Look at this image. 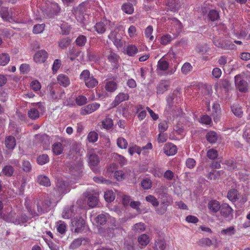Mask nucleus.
Listing matches in <instances>:
<instances>
[{
    "mask_svg": "<svg viewBox=\"0 0 250 250\" xmlns=\"http://www.w3.org/2000/svg\"><path fill=\"white\" fill-rule=\"evenodd\" d=\"M177 151L176 146L172 144H167L164 147V152L167 156L174 155Z\"/></svg>",
    "mask_w": 250,
    "mask_h": 250,
    "instance_id": "18",
    "label": "nucleus"
},
{
    "mask_svg": "<svg viewBox=\"0 0 250 250\" xmlns=\"http://www.w3.org/2000/svg\"><path fill=\"white\" fill-rule=\"evenodd\" d=\"M206 138L208 142L213 144L217 141L218 135L215 131H211L207 134Z\"/></svg>",
    "mask_w": 250,
    "mask_h": 250,
    "instance_id": "27",
    "label": "nucleus"
},
{
    "mask_svg": "<svg viewBox=\"0 0 250 250\" xmlns=\"http://www.w3.org/2000/svg\"><path fill=\"white\" fill-rule=\"evenodd\" d=\"M28 115L31 119L36 120L39 117V112L37 109L32 108L28 111Z\"/></svg>",
    "mask_w": 250,
    "mask_h": 250,
    "instance_id": "38",
    "label": "nucleus"
},
{
    "mask_svg": "<svg viewBox=\"0 0 250 250\" xmlns=\"http://www.w3.org/2000/svg\"><path fill=\"white\" fill-rule=\"evenodd\" d=\"M225 41V40L222 38L215 37L213 38V42L216 47L222 48Z\"/></svg>",
    "mask_w": 250,
    "mask_h": 250,
    "instance_id": "46",
    "label": "nucleus"
},
{
    "mask_svg": "<svg viewBox=\"0 0 250 250\" xmlns=\"http://www.w3.org/2000/svg\"><path fill=\"white\" fill-rule=\"evenodd\" d=\"M169 86V84L166 81L161 82L157 87V94H163L167 90Z\"/></svg>",
    "mask_w": 250,
    "mask_h": 250,
    "instance_id": "28",
    "label": "nucleus"
},
{
    "mask_svg": "<svg viewBox=\"0 0 250 250\" xmlns=\"http://www.w3.org/2000/svg\"><path fill=\"white\" fill-rule=\"evenodd\" d=\"M99 106L100 104L96 103L89 104L81 109V113L82 115L90 114L96 110Z\"/></svg>",
    "mask_w": 250,
    "mask_h": 250,
    "instance_id": "12",
    "label": "nucleus"
},
{
    "mask_svg": "<svg viewBox=\"0 0 250 250\" xmlns=\"http://www.w3.org/2000/svg\"><path fill=\"white\" fill-rule=\"evenodd\" d=\"M129 96L128 93H120L116 97L112 103V107H116L122 102L129 99Z\"/></svg>",
    "mask_w": 250,
    "mask_h": 250,
    "instance_id": "11",
    "label": "nucleus"
},
{
    "mask_svg": "<svg viewBox=\"0 0 250 250\" xmlns=\"http://www.w3.org/2000/svg\"><path fill=\"white\" fill-rule=\"evenodd\" d=\"M208 206L210 211L213 213H216L220 209L221 207L219 202L216 200L209 201L208 203Z\"/></svg>",
    "mask_w": 250,
    "mask_h": 250,
    "instance_id": "20",
    "label": "nucleus"
},
{
    "mask_svg": "<svg viewBox=\"0 0 250 250\" xmlns=\"http://www.w3.org/2000/svg\"><path fill=\"white\" fill-rule=\"evenodd\" d=\"M146 229V226L144 223H138L135 224L132 228V230L136 233H140Z\"/></svg>",
    "mask_w": 250,
    "mask_h": 250,
    "instance_id": "34",
    "label": "nucleus"
},
{
    "mask_svg": "<svg viewBox=\"0 0 250 250\" xmlns=\"http://www.w3.org/2000/svg\"><path fill=\"white\" fill-rule=\"evenodd\" d=\"M174 39L169 34H166L161 38V43L163 45H166L169 43Z\"/></svg>",
    "mask_w": 250,
    "mask_h": 250,
    "instance_id": "45",
    "label": "nucleus"
},
{
    "mask_svg": "<svg viewBox=\"0 0 250 250\" xmlns=\"http://www.w3.org/2000/svg\"><path fill=\"white\" fill-rule=\"evenodd\" d=\"M76 49L74 47H70L67 54V59H69L72 61H74L78 56V55L76 53Z\"/></svg>",
    "mask_w": 250,
    "mask_h": 250,
    "instance_id": "41",
    "label": "nucleus"
},
{
    "mask_svg": "<svg viewBox=\"0 0 250 250\" xmlns=\"http://www.w3.org/2000/svg\"><path fill=\"white\" fill-rule=\"evenodd\" d=\"M88 165L93 171L95 173L99 172L98 166L100 159L98 155L95 153H89L87 154Z\"/></svg>",
    "mask_w": 250,
    "mask_h": 250,
    "instance_id": "3",
    "label": "nucleus"
},
{
    "mask_svg": "<svg viewBox=\"0 0 250 250\" xmlns=\"http://www.w3.org/2000/svg\"><path fill=\"white\" fill-rule=\"evenodd\" d=\"M149 237L146 234H141L138 238V243L142 248L146 247L149 243Z\"/></svg>",
    "mask_w": 250,
    "mask_h": 250,
    "instance_id": "24",
    "label": "nucleus"
},
{
    "mask_svg": "<svg viewBox=\"0 0 250 250\" xmlns=\"http://www.w3.org/2000/svg\"><path fill=\"white\" fill-rule=\"evenodd\" d=\"M2 172L7 176H11L14 172V169L11 166L7 165L3 167Z\"/></svg>",
    "mask_w": 250,
    "mask_h": 250,
    "instance_id": "42",
    "label": "nucleus"
},
{
    "mask_svg": "<svg viewBox=\"0 0 250 250\" xmlns=\"http://www.w3.org/2000/svg\"><path fill=\"white\" fill-rule=\"evenodd\" d=\"M151 181L148 178L144 179L141 182V186L144 189H148L151 188Z\"/></svg>",
    "mask_w": 250,
    "mask_h": 250,
    "instance_id": "55",
    "label": "nucleus"
},
{
    "mask_svg": "<svg viewBox=\"0 0 250 250\" xmlns=\"http://www.w3.org/2000/svg\"><path fill=\"white\" fill-rule=\"evenodd\" d=\"M209 50V47L207 44H199L196 47V51L201 54H204Z\"/></svg>",
    "mask_w": 250,
    "mask_h": 250,
    "instance_id": "50",
    "label": "nucleus"
},
{
    "mask_svg": "<svg viewBox=\"0 0 250 250\" xmlns=\"http://www.w3.org/2000/svg\"><path fill=\"white\" fill-rule=\"evenodd\" d=\"M60 11V8L59 7L58 3L51 2L44 11L43 15L45 18H52L57 15Z\"/></svg>",
    "mask_w": 250,
    "mask_h": 250,
    "instance_id": "5",
    "label": "nucleus"
},
{
    "mask_svg": "<svg viewBox=\"0 0 250 250\" xmlns=\"http://www.w3.org/2000/svg\"><path fill=\"white\" fill-rule=\"evenodd\" d=\"M85 85L89 88H92L98 84V81L93 76H91L84 82Z\"/></svg>",
    "mask_w": 250,
    "mask_h": 250,
    "instance_id": "32",
    "label": "nucleus"
},
{
    "mask_svg": "<svg viewBox=\"0 0 250 250\" xmlns=\"http://www.w3.org/2000/svg\"><path fill=\"white\" fill-rule=\"evenodd\" d=\"M235 83L238 90L243 93H245L248 90V83L243 79V76L241 74H238L234 77Z\"/></svg>",
    "mask_w": 250,
    "mask_h": 250,
    "instance_id": "7",
    "label": "nucleus"
},
{
    "mask_svg": "<svg viewBox=\"0 0 250 250\" xmlns=\"http://www.w3.org/2000/svg\"><path fill=\"white\" fill-rule=\"evenodd\" d=\"M123 10L126 13L131 14L133 12L134 8L132 4L126 3L122 6Z\"/></svg>",
    "mask_w": 250,
    "mask_h": 250,
    "instance_id": "52",
    "label": "nucleus"
},
{
    "mask_svg": "<svg viewBox=\"0 0 250 250\" xmlns=\"http://www.w3.org/2000/svg\"><path fill=\"white\" fill-rule=\"evenodd\" d=\"M51 202L48 200L40 201L37 204V211L32 209L31 207H27V210L32 217L38 216L47 212L50 209Z\"/></svg>",
    "mask_w": 250,
    "mask_h": 250,
    "instance_id": "1",
    "label": "nucleus"
},
{
    "mask_svg": "<svg viewBox=\"0 0 250 250\" xmlns=\"http://www.w3.org/2000/svg\"><path fill=\"white\" fill-rule=\"evenodd\" d=\"M37 182L40 185L49 187L51 186V182L49 178L44 175H40L37 178Z\"/></svg>",
    "mask_w": 250,
    "mask_h": 250,
    "instance_id": "15",
    "label": "nucleus"
},
{
    "mask_svg": "<svg viewBox=\"0 0 250 250\" xmlns=\"http://www.w3.org/2000/svg\"><path fill=\"white\" fill-rule=\"evenodd\" d=\"M74 206L71 205L70 208H66L65 212L63 214V218H69L73 217L75 215V212L73 209Z\"/></svg>",
    "mask_w": 250,
    "mask_h": 250,
    "instance_id": "40",
    "label": "nucleus"
},
{
    "mask_svg": "<svg viewBox=\"0 0 250 250\" xmlns=\"http://www.w3.org/2000/svg\"><path fill=\"white\" fill-rule=\"evenodd\" d=\"M29 220L28 217L24 213H21L20 216L16 218L15 221V225H21L26 223Z\"/></svg>",
    "mask_w": 250,
    "mask_h": 250,
    "instance_id": "36",
    "label": "nucleus"
},
{
    "mask_svg": "<svg viewBox=\"0 0 250 250\" xmlns=\"http://www.w3.org/2000/svg\"><path fill=\"white\" fill-rule=\"evenodd\" d=\"M0 16L4 21L10 22H17L18 21V19L16 18L15 14L11 10L10 12L8 11V8L6 7H0Z\"/></svg>",
    "mask_w": 250,
    "mask_h": 250,
    "instance_id": "6",
    "label": "nucleus"
},
{
    "mask_svg": "<svg viewBox=\"0 0 250 250\" xmlns=\"http://www.w3.org/2000/svg\"><path fill=\"white\" fill-rule=\"evenodd\" d=\"M109 22L107 21H104L97 23L94 26L96 31L100 34L104 33L109 26Z\"/></svg>",
    "mask_w": 250,
    "mask_h": 250,
    "instance_id": "14",
    "label": "nucleus"
},
{
    "mask_svg": "<svg viewBox=\"0 0 250 250\" xmlns=\"http://www.w3.org/2000/svg\"><path fill=\"white\" fill-rule=\"evenodd\" d=\"M48 53L45 50H40L34 54V60L36 63H43L48 58Z\"/></svg>",
    "mask_w": 250,
    "mask_h": 250,
    "instance_id": "9",
    "label": "nucleus"
},
{
    "mask_svg": "<svg viewBox=\"0 0 250 250\" xmlns=\"http://www.w3.org/2000/svg\"><path fill=\"white\" fill-rule=\"evenodd\" d=\"M108 216L107 213L99 214L95 218V221L97 225L104 226L106 223Z\"/></svg>",
    "mask_w": 250,
    "mask_h": 250,
    "instance_id": "17",
    "label": "nucleus"
},
{
    "mask_svg": "<svg viewBox=\"0 0 250 250\" xmlns=\"http://www.w3.org/2000/svg\"><path fill=\"white\" fill-rule=\"evenodd\" d=\"M146 199L147 202L151 203L153 206L157 207L159 205V202L157 199L153 196L150 195L147 196L146 197Z\"/></svg>",
    "mask_w": 250,
    "mask_h": 250,
    "instance_id": "64",
    "label": "nucleus"
},
{
    "mask_svg": "<svg viewBox=\"0 0 250 250\" xmlns=\"http://www.w3.org/2000/svg\"><path fill=\"white\" fill-rule=\"evenodd\" d=\"M113 42L114 45L118 48H122L125 42L121 39L120 37L115 36Z\"/></svg>",
    "mask_w": 250,
    "mask_h": 250,
    "instance_id": "56",
    "label": "nucleus"
},
{
    "mask_svg": "<svg viewBox=\"0 0 250 250\" xmlns=\"http://www.w3.org/2000/svg\"><path fill=\"white\" fill-rule=\"evenodd\" d=\"M227 197L230 201L232 202H235L238 199L239 193L236 189L233 188L229 190Z\"/></svg>",
    "mask_w": 250,
    "mask_h": 250,
    "instance_id": "21",
    "label": "nucleus"
},
{
    "mask_svg": "<svg viewBox=\"0 0 250 250\" xmlns=\"http://www.w3.org/2000/svg\"><path fill=\"white\" fill-rule=\"evenodd\" d=\"M208 17L211 21H215L219 18V15L216 10H212L209 11Z\"/></svg>",
    "mask_w": 250,
    "mask_h": 250,
    "instance_id": "59",
    "label": "nucleus"
},
{
    "mask_svg": "<svg viewBox=\"0 0 250 250\" xmlns=\"http://www.w3.org/2000/svg\"><path fill=\"white\" fill-rule=\"evenodd\" d=\"M16 145V139L14 136H8L5 138V145L8 149H13Z\"/></svg>",
    "mask_w": 250,
    "mask_h": 250,
    "instance_id": "19",
    "label": "nucleus"
},
{
    "mask_svg": "<svg viewBox=\"0 0 250 250\" xmlns=\"http://www.w3.org/2000/svg\"><path fill=\"white\" fill-rule=\"evenodd\" d=\"M193 67L189 62H185L181 68V72L184 75H187L192 70Z\"/></svg>",
    "mask_w": 250,
    "mask_h": 250,
    "instance_id": "39",
    "label": "nucleus"
},
{
    "mask_svg": "<svg viewBox=\"0 0 250 250\" xmlns=\"http://www.w3.org/2000/svg\"><path fill=\"white\" fill-rule=\"evenodd\" d=\"M44 27L45 24L43 23L36 24L33 27V32L36 34H40L43 32Z\"/></svg>",
    "mask_w": 250,
    "mask_h": 250,
    "instance_id": "47",
    "label": "nucleus"
},
{
    "mask_svg": "<svg viewBox=\"0 0 250 250\" xmlns=\"http://www.w3.org/2000/svg\"><path fill=\"white\" fill-rule=\"evenodd\" d=\"M104 55L111 63L116 65L118 62L119 56L113 52L111 48H106L104 52Z\"/></svg>",
    "mask_w": 250,
    "mask_h": 250,
    "instance_id": "8",
    "label": "nucleus"
},
{
    "mask_svg": "<svg viewBox=\"0 0 250 250\" xmlns=\"http://www.w3.org/2000/svg\"><path fill=\"white\" fill-rule=\"evenodd\" d=\"M198 244L202 247L204 246L209 247L212 244V241L209 238H203L199 240Z\"/></svg>",
    "mask_w": 250,
    "mask_h": 250,
    "instance_id": "49",
    "label": "nucleus"
},
{
    "mask_svg": "<svg viewBox=\"0 0 250 250\" xmlns=\"http://www.w3.org/2000/svg\"><path fill=\"white\" fill-rule=\"evenodd\" d=\"M36 140H39L41 143L43 145L44 149H47L50 145L49 137L48 136L43 135H36L35 136Z\"/></svg>",
    "mask_w": 250,
    "mask_h": 250,
    "instance_id": "16",
    "label": "nucleus"
},
{
    "mask_svg": "<svg viewBox=\"0 0 250 250\" xmlns=\"http://www.w3.org/2000/svg\"><path fill=\"white\" fill-rule=\"evenodd\" d=\"M98 194L95 193L88 198V205L91 208L96 207L98 203Z\"/></svg>",
    "mask_w": 250,
    "mask_h": 250,
    "instance_id": "23",
    "label": "nucleus"
},
{
    "mask_svg": "<svg viewBox=\"0 0 250 250\" xmlns=\"http://www.w3.org/2000/svg\"><path fill=\"white\" fill-rule=\"evenodd\" d=\"M118 146L121 148H126L127 146L128 143L127 141L123 137L119 138L117 141Z\"/></svg>",
    "mask_w": 250,
    "mask_h": 250,
    "instance_id": "54",
    "label": "nucleus"
},
{
    "mask_svg": "<svg viewBox=\"0 0 250 250\" xmlns=\"http://www.w3.org/2000/svg\"><path fill=\"white\" fill-rule=\"evenodd\" d=\"M87 42V38L83 35H80L76 39L75 43L79 47H83L85 45Z\"/></svg>",
    "mask_w": 250,
    "mask_h": 250,
    "instance_id": "29",
    "label": "nucleus"
},
{
    "mask_svg": "<svg viewBox=\"0 0 250 250\" xmlns=\"http://www.w3.org/2000/svg\"><path fill=\"white\" fill-rule=\"evenodd\" d=\"M169 66V62L165 58H162L158 62L157 70L162 71H167L166 73L167 75H172L176 71L177 66H175L173 68L168 69Z\"/></svg>",
    "mask_w": 250,
    "mask_h": 250,
    "instance_id": "4",
    "label": "nucleus"
},
{
    "mask_svg": "<svg viewBox=\"0 0 250 250\" xmlns=\"http://www.w3.org/2000/svg\"><path fill=\"white\" fill-rule=\"evenodd\" d=\"M49 157L47 154L40 155L37 158V162L39 165H43L49 162Z\"/></svg>",
    "mask_w": 250,
    "mask_h": 250,
    "instance_id": "48",
    "label": "nucleus"
},
{
    "mask_svg": "<svg viewBox=\"0 0 250 250\" xmlns=\"http://www.w3.org/2000/svg\"><path fill=\"white\" fill-rule=\"evenodd\" d=\"M83 241H84L85 242L87 241V240L85 238H80L75 239L70 245V249L72 250H74L78 248L82 244V242Z\"/></svg>",
    "mask_w": 250,
    "mask_h": 250,
    "instance_id": "33",
    "label": "nucleus"
},
{
    "mask_svg": "<svg viewBox=\"0 0 250 250\" xmlns=\"http://www.w3.org/2000/svg\"><path fill=\"white\" fill-rule=\"evenodd\" d=\"M61 61L59 59H56L53 62L52 66V71L54 74L57 73L58 69L60 68L61 65Z\"/></svg>",
    "mask_w": 250,
    "mask_h": 250,
    "instance_id": "61",
    "label": "nucleus"
},
{
    "mask_svg": "<svg viewBox=\"0 0 250 250\" xmlns=\"http://www.w3.org/2000/svg\"><path fill=\"white\" fill-rule=\"evenodd\" d=\"M85 221L81 216L76 217L71 220V230L79 233L82 231L85 227Z\"/></svg>",
    "mask_w": 250,
    "mask_h": 250,
    "instance_id": "2",
    "label": "nucleus"
},
{
    "mask_svg": "<svg viewBox=\"0 0 250 250\" xmlns=\"http://www.w3.org/2000/svg\"><path fill=\"white\" fill-rule=\"evenodd\" d=\"M142 149L140 147L135 145L131 147H129L128 148V152L131 155H133L135 153H137L138 154H140L141 152Z\"/></svg>",
    "mask_w": 250,
    "mask_h": 250,
    "instance_id": "58",
    "label": "nucleus"
},
{
    "mask_svg": "<svg viewBox=\"0 0 250 250\" xmlns=\"http://www.w3.org/2000/svg\"><path fill=\"white\" fill-rule=\"evenodd\" d=\"M16 213L14 211L11 210L7 214H4L2 219L9 223H13L15 224Z\"/></svg>",
    "mask_w": 250,
    "mask_h": 250,
    "instance_id": "25",
    "label": "nucleus"
},
{
    "mask_svg": "<svg viewBox=\"0 0 250 250\" xmlns=\"http://www.w3.org/2000/svg\"><path fill=\"white\" fill-rule=\"evenodd\" d=\"M103 128L108 130L111 128L113 125V121L111 119L106 118L102 122Z\"/></svg>",
    "mask_w": 250,
    "mask_h": 250,
    "instance_id": "35",
    "label": "nucleus"
},
{
    "mask_svg": "<svg viewBox=\"0 0 250 250\" xmlns=\"http://www.w3.org/2000/svg\"><path fill=\"white\" fill-rule=\"evenodd\" d=\"M167 9L172 12H176L180 7L179 0H167L165 3Z\"/></svg>",
    "mask_w": 250,
    "mask_h": 250,
    "instance_id": "13",
    "label": "nucleus"
},
{
    "mask_svg": "<svg viewBox=\"0 0 250 250\" xmlns=\"http://www.w3.org/2000/svg\"><path fill=\"white\" fill-rule=\"evenodd\" d=\"M98 138V134L95 131L90 132L87 135V139L89 142L95 143Z\"/></svg>",
    "mask_w": 250,
    "mask_h": 250,
    "instance_id": "51",
    "label": "nucleus"
},
{
    "mask_svg": "<svg viewBox=\"0 0 250 250\" xmlns=\"http://www.w3.org/2000/svg\"><path fill=\"white\" fill-rule=\"evenodd\" d=\"M93 180L97 183L105 184L106 185H109L111 183L110 181L108 180H106L103 177H97L95 176L93 178Z\"/></svg>",
    "mask_w": 250,
    "mask_h": 250,
    "instance_id": "60",
    "label": "nucleus"
},
{
    "mask_svg": "<svg viewBox=\"0 0 250 250\" xmlns=\"http://www.w3.org/2000/svg\"><path fill=\"white\" fill-rule=\"evenodd\" d=\"M104 198L106 202H111L115 199V195L112 191L108 190L104 193Z\"/></svg>",
    "mask_w": 250,
    "mask_h": 250,
    "instance_id": "44",
    "label": "nucleus"
},
{
    "mask_svg": "<svg viewBox=\"0 0 250 250\" xmlns=\"http://www.w3.org/2000/svg\"><path fill=\"white\" fill-rule=\"evenodd\" d=\"M82 166L83 165L81 162H79L76 164L72 165L70 168L72 174L74 175H80L82 171Z\"/></svg>",
    "mask_w": 250,
    "mask_h": 250,
    "instance_id": "22",
    "label": "nucleus"
},
{
    "mask_svg": "<svg viewBox=\"0 0 250 250\" xmlns=\"http://www.w3.org/2000/svg\"><path fill=\"white\" fill-rule=\"evenodd\" d=\"M220 83L221 87L224 88L226 91H229L230 87V83L228 80H221Z\"/></svg>",
    "mask_w": 250,
    "mask_h": 250,
    "instance_id": "57",
    "label": "nucleus"
},
{
    "mask_svg": "<svg viewBox=\"0 0 250 250\" xmlns=\"http://www.w3.org/2000/svg\"><path fill=\"white\" fill-rule=\"evenodd\" d=\"M232 113L237 117L241 118L243 115L242 107L238 104H234L231 106Z\"/></svg>",
    "mask_w": 250,
    "mask_h": 250,
    "instance_id": "26",
    "label": "nucleus"
},
{
    "mask_svg": "<svg viewBox=\"0 0 250 250\" xmlns=\"http://www.w3.org/2000/svg\"><path fill=\"white\" fill-rule=\"evenodd\" d=\"M10 61V56L6 53L0 54V65L5 66Z\"/></svg>",
    "mask_w": 250,
    "mask_h": 250,
    "instance_id": "31",
    "label": "nucleus"
},
{
    "mask_svg": "<svg viewBox=\"0 0 250 250\" xmlns=\"http://www.w3.org/2000/svg\"><path fill=\"white\" fill-rule=\"evenodd\" d=\"M125 51L128 56H134L138 52V48L135 45L130 44L127 46Z\"/></svg>",
    "mask_w": 250,
    "mask_h": 250,
    "instance_id": "30",
    "label": "nucleus"
},
{
    "mask_svg": "<svg viewBox=\"0 0 250 250\" xmlns=\"http://www.w3.org/2000/svg\"><path fill=\"white\" fill-rule=\"evenodd\" d=\"M236 232L235 229L234 227L231 226L226 229H222L221 233L223 235H231L234 234Z\"/></svg>",
    "mask_w": 250,
    "mask_h": 250,
    "instance_id": "53",
    "label": "nucleus"
},
{
    "mask_svg": "<svg viewBox=\"0 0 250 250\" xmlns=\"http://www.w3.org/2000/svg\"><path fill=\"white\" fill-rule=\"evenodd\" d=\"M218 152L214 149H210L207 152V157L210 159H215L217 157Z\"/></svg>",
    "mask_w": 250,
    "mask_h": 250,
    "instance_id": "62",
    "label": "nucleus"
},
{
    "mask_svg": "<svg viewBox=\"0 0 250 250\" xmlns=\"http://www.w3.org/2000/svg\"><path fill=\"white\" fill-rule=\"evenodd\" d=\"M22 167L23 171L26 172H30L32 169V166L30 163L28 161H23L22 162Z\"/></svg>",
    "mask_w": 250,
    "mask_h": 250,
    "instance_id": "63",
    "label": "nucleus"
},
{
    "mask_svg": "<svg viewBox=\"0 0 250 250\" xmlns=\"http://www.w3.org/2000/svg\"><path fill=\"white\" fill-rule=\"evenodd\" d=\"M52 150L53 153L58 155L62 152V145L61 143H56L52 146Z\"/></svg>",
    "mask_w": 250,
    "mask_h": 250,
    "instance_id": "37",
    "label": "nucleus"
},
{
    "mask_svg": "<svg viewBox=\"0 0 250 250\" xmlns=\"http://www.w3.org/2000/svg\"><path fill=\"white\" fill-rule=\"evenodd\" d=\"M117 88V83L114 81H109L105 85V89L109 92H113Z\"/></svg>",
    "mask_w": 250,
    "mask_h": 250,
    "instance_id": "43",
    "label": "nucleus"
},
{
    "mask_svg": "<svg viewBox=\"0 0 250 250\" xmlns=\"http://www.w3.org/2000/svg\"><path fill=\"white\" fill-rule=\"evenodd\" d=\"M220 213L225 218L233 216V209L228 204H223L221 205Z\"/></svg>",
    "mask_w": 250,
    "mask_h": 250,
    "instance_id": "10",
    "label": "nucleus"
}]
</instances>
